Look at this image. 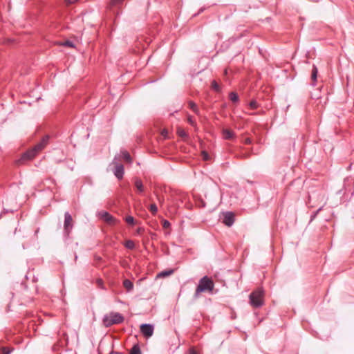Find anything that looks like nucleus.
Returning <instances> with one entry per match:
<instances>
[{
	"mask_svg": "<svg viewBox=\"0 0 354 354\" xmlns=\"http://www.w3.org/2000/svg\"><path fill=\"white\" fill-rule=\"evenodd\" d=\"M124 0H112L111 1V4L113 6L118 5V4L121 3Z\"/></svg>",
	"mask_w": 354,
	"mask_h": 354,
	"instance_id": "nucleus-31",
	"label": "nucleus"
},
{
	"mask_svg": "<svg viewBox=\"0 0 354 354\" xmlns=\"http://www.w3.org/2000/svg\"><path fill=\"white\" fill-rule=\"evenodd\" d=\"M153 326L149 324H142L140 326V332L146 337H150L153 333Z\"/></svg>",
	"mask_w": 354,
	"mask_h": 354,
	"instance_id": "nucleus-7",
	"label": "nucleus"
},
{
	"mask_svg": "<svg viewBox=\"0 0 354 354\" xmlns=\"http://www.w3.org/2000/svg\"><path fill=\"white\" fill-rule=\"evenodd\" d=\"M63 45L65 46H68V47H71V48L74 46L73 43L69 40H67L65 42H64Z\"/></svg>",
	"mask_w": 354,
	"mask_h": 354,
	"instance_id": "nucleus-27",
	"label": "nucleus"
},
{
	"mask_svg": "<svg viewBox=\"0 0 354 354\" xmlns=\"http://www.w3.org/2000/svg\"><path fill=\"white\" fill-rule=\"evenodd\" d=\"M115 165L114 169L113 170L114 175L118 180H121L124 176V167L122 164H118L115 162V158L112 162Z\"/></svg>",
	"mask_w": 354,
	"mask_h": 354,
	"instance_id": "nucleus-6",
	"label": "nucleus"
},
{
	"mask_svg": "<svg viewBox=\"0 0 354 354\" xmlns=\"http://www.w3.org/2000/svg\"><path fill=\"white\" fill-rule=\"evenodd\" d=\"M73 227V221L71 215L69 212H66L64 214V231L66 236H68L72 231Z\"/></svg>",
	"mask_w": 354,
	"mask_h": 354,
	"instance_id": "nucleus-5",
	"label": "nucleus"
},
{
	"mask_svg": "<svg viewBox=\"0 0 354 354\" xmlns=\"http://www.w3.org/2000/svg\"><path fill=\"white\" fill-rule=\"evenodd\" d=\"M125 247L128 249L133 250L135 248V243L131 240H128L125 243Z\"/></svg>",
	"mask_w": 354,
	"mask_h": 354,
	"instance_id": "nucleus-20",
	"label": "nucleus"
},
{
	"mask_svg": "<svg viewBox=\"0 0 354 354\" xmlns=\"http://www.w3.org/2000/svg\"><path fill=\"white\" fill-rule=\"evenodd\" d=\"M202 155H203V160H209V154L206 151H203L202 152Z\"/></svg>",
	"mask_w": 354,
	"mask_h": 354,
	"instance_id": "nucleus-30",
	"label": "nucleus"
},
{
	"mask_svg": "<svg viewBox=\"0 0 354 354\" xmlns=\"http://www.w3.org/2000/svg\"><path fill=\"white\" fill-rule=\"evenodd\" d=\"M49 140L48 136H45L35 146H34L32 149L27 151L26 153H24L21 158L20 160L21 162H24V160H31L41 150L44 149V147L48 144Z\"/></svg>",
	"mask_w": 354,
	"mask_h": 354,
	"instance_id": "nucleus-1",
	"label": "nucleus"
},
{
	"mask_svg": "<svg viewBox=\"0 0 354 354\" xmlns=\"http://www.w3.org/2000/svg\"><path fill=\"white\" fill-rule=\"evenodd\" d=\"M229 97H230V100L232 102H237L239 100V97L237 95L236 93L235 92H231L229 94Z\"/></svg>",
	"mask_w": 354,
	"mask_h": 354,
	"instance_id": "nucleus-18",
	"label": "nucleus"
},
{
	"mask_svg": "<svg viewBox=\"0 0 354 354\" xmlns=\"http://www.w3.org/2000/svg\"><path fill=\"white\" fill-rule=\"evenodd\" d=\"M172 273H173V270H170L163 271V272H160L158 274V276L165 277V276H169V275L171 274Z\"/></svg>",
	"mask_w": 354,
	"mask_h": 354,
	"instance_id": "nucleus-25",
	"label": "nucleus"
},
{
	"mask_svg": "<svg viewBox=\"0 0 354 354\" xmlns=\"http://www.w3.org/2000/svg\"><path fill=\"white\" fill-rule=\"evenodd\" d=\"M77 0H66V1L68 3H74L75 2H76Z\"/></svg>",
	"mask_w": 354,
	"mask_h": 354,
	"instance_id": "nucleus-34",
	"label": "nucleus"
},
{
	"mask_svg": "<svg viewBox=\"0 0 354 354\" xmlns=\"http://www.w3.org/2000/svg\"><path fill=\"white\" fill-rule=\"evenodd\" d=\"M318 70L315 65L313 66L312 72H311V83L312 86H315L317 82Z\"/></svg>",
	"mask_w": 354,
	"mask_h": 354,
	"instance_id": "nucleus-11",
	"label": "nucleus"
},
{
	"mask_svg": "<svg viewBox=\"0 0 354 354\" xmlns=\"http://www.w3.org/2000/svg\"><path fill=\"white\" fill-rule=\"evenodd\" d=\"M263 297L264 291L259 288L250 295V304L254 308H259L263 304Z\"/></svg>",
	"mask_w": 354,
	"mask_h": 354,
	"instance_id": "nucleus-4",
	"label": "nucleus"
},
{
	"mask_svg": "<svg viewBox=\"0 0 354 354\" xmlns=\"http://www.w3.org/2000/svg\"><path fill=\"white\" fill-rule=\"evenodd\" d=\"M311 198H312V196H309V200H310V201L311 200Z\"/></svg>",
	"mask_w": 354,
	"mask_h": 354,
	"instance_id": "nucleus-36",
	"label": "nucleus"
},
{
	"mask_svg": "<svg viewBox=\"0 0 354 354\" xmlns=\"http://www.w3.org/2000/svg\"><path fill=\"white\" fill-rule=\"evenodd\" d=\"M99 215L102 219L109 225H115L118 221L109 212L102 211L99 213Z\"/></svg>",
	"mask_w": 354,
	"mask_h": 354,
	"instance_id": "nucleus-8",
	"label": "nucleus"
},
{
	"mask_svg": "<svg viewBox=\"0 0 354 354\" xmlns=\"http://www.w3.org/2000/svg\"><path fill=\"white\" fill-rule=\"evenodd\" d=\"M187 121L191 125H196V122L192 116H188Z\"/></svg>",
	"mask_w": 354,
	"mask_h": 354,
	"instance_id": "nucleus-28",
	"label": "nucleus"
},
{
	"mask_svg": "<svg viewBox=\"0 0 354 354\" xmlns=\"http://www.w3.org/2000/svg\"><path fill=\"white\" fill-rule=\"evenodd\" d=\"M122 155L123 158L127 162H131V156L129 153V152H127V151H122Z\"/></svg>",
	"mask_w": 354,
	"mask_h": 354,
	"instance_id": "nucleus-19",
	"label": "nucleus"
},
{
	"mask_svg": "<svg viewBox=\"0 0 354 354\" xmlns=\"http://www.w3.org/2000/svg\"><path fill=\"white\" fill-rule=\"evenodd\" d=\"M135 186L138 191L139 193H142L144 192V185L140 179L136 178L135 180Z\"/></svg>",
	"mask_w": 354,
	"mask_h": 354,
	"instance_id": "nucleus-14",
	"label": "nucleus"
},
{
	"mask_svg": "<svg viewBox=\"0 0 354 354\" xmlns=\"http://www.w3.org/2000/svg\"><path fill=\"white\" fill-rule=\"evenodd\" d=\"M245 142L246 144H250L251 143V140L250 138H246L245 140Z\"/></svg>",
	"mask_w": 354,
	"mask_h": 354,
	"instance_id": "nucleus-35",
	"label": "nucleus"
},
{
	"mask_svg": "<svg viewBox=\"0 0 354 354\" xmlns=\"http://www.w3.org/2000/svg\"><path fill=\"white\" fill-rule=\"evenodd\" d=\"M211 87H212V88L214 91H216L217 93H221V86L215 80H213L212 82Z\"/></svg>",
	"mask_w": 354,
	"mask_h": 354,
	"instance_id": "nucleus-16",
	"label": "nucleus"
},
{
	"mask_svg": "<svg viewBox=\"0 0 354 354\" xmlns=\"http://www.w3.org/2000/svg\"><path fill=\"white\" fill-rule=\"evenodd\" d=\"M189 107L196 115H199L200 114L199 109L198 108L197 105L194 102H192V101H189Z\"/></svg>",
	"mask_w": 354,
	"mask_h": 354,
	"instance_id": "nucleus-15",
	"label": "nucleus"
},
{
	"mask_svg": "<svg viewBox=\"0 0 354 354\" xmlns=\"http://www.w3.org/2000/svg\"><path fill=\"white\" fill-rule=\"evenodd\" d=\"M149 210L152 214L155 215L158 212V207L156 204H151L149 207Z\"/></svg>",
	"mask_w": 354,
	"mask_h": 354,
	"instance_id": "nucleus-22",
	"label": "nucleus"
},
{
	"mask_svg": "<svg viewBox=\"0 0 354 354\" xmlns=\"http://www.w3.org/2000/svg\"><path fill=\"white\" fill-rule=\"evenodd\" d=\"M124 319V317L120 313L111 312L103 317L102 322L104 326L109 327L122 323Z\"/></svg>",
	"mask_w": 354,
	"mask_h": 354,
	"instance_id": "nucleus-3",
	"label": "nucleus"
},
{
	"mask_svg": "<svg viewBox=\"0 0 354 354\" xmlns=\"http://www.w3.org/2000/svg\"><path fill=\"white\" fill-rule=\"evenodd\" d=\"M97 285H98L100 287L102 288L103 281H102V279H97Z\"/></svg>",
	"mask_w": 354,
	"mask_h": 354,
	"instance_id": "nucleus-33",
	"label": "nucleus"
},
{
	"mask_svg": "<svg viewBox=\"0 0 354 354\" xmlns=\"http://www.w3.org/2000/svg\"><path fill=\"white\" fill-rule=\"evenodd\" d=\"M234 222V214L232 212H227L224 213L223 223L225 225L230 227L233 225Z\"/></svg>",
	"mask_w": 354,
	"mask_h": 354,
	"instance_id": "nucleus-9",
	"label": "nucleus"
},
{
	"mask_svg": "<svg viewBox=\"0 0 354 354\" xmlns=\"http://www.w3.org/2000/svg\"><path fill=\"white\" fill-rule=\"evenodd\" d=\"M177 132H178V136H180L181 138H186L187 136V134L186 133V132L182 129H178Z\"/></svg>",
	"mask_w": 354,
	"mask_h": 354,
	"instance_id": "nucleus-24",
	"label": "nucleus"
},
{
	"mask_svg": "<svg viewBox=\"0 0 354 354\" xmlns=\"http://www.w3.org/2000/svg\"><path fill=\"white\" fill-rule=\"evenodd\" d=\"M171 224L167 220H164L162 223V226L164 228H169Z\"/></svg>",
	"mask_w": 354,
	"mask_h": 354,
	"instance_id": "nucleus-29",
	"label": "nucleus"
},
{
	"mask_svg": "<svg viewBox=\"0 0 354 354\" xmlns=\"http://www.w3.org/2000/svg\"><path fill=\"white\" fill-rule=\"evenodd\" d=\"M318 199L320 201V203H322V206L314 213L313 215H312L311 216V220L314 219L316 216L317 215V214L322 209L323 207L326 205V195L324 193H322V194H319V196H318Z\"/></svg>",
	"mask_w": 354,
	"mask_h": 354,
	"instance_id": "nucleus-10",
	"label": "nucleus"
},
{
	"mask_svg": "<svg viewBox=\"0 0 354 354\" xmlns=\"http://www.w3.org/2000/svg\"><path fill=\"white\" fill-rule=\"evenodd\" d=\"M125 221L129 224V225H134L135 223V219L133 216H128L125 218Z\"/></svg>",
	"mask_w": 354,
	"mask_h": 354,
	"instance_id": "nucleus-21",
	"label": "nucleus"
},
{
	"mask_svg": "<svg viewBox=\"0 0 354 354\" xmlns=\"http://www.w3.org/2000/svg\"><path fill=\"white\" fill-rule=\"evenodd\" d=\"M214 288V283L213 280L207 276L202 277L196 287V292L194 294L195 297H198L200 293L203 292H212Z\"/></svg>",
	"mask_w": 354,
	"mask_h": 354,
	"instance_id": "nucleus-2",
	"label": "nucleus"
},
{
	"mask_svg": "<svg viewBox=\"0 0 354 354\" xmlns=\"http://www.w3.org/2000/svg\"><path fill=\"white\" fill-rule=\"evenodd\" d=\"M223 135L224 138L226 140H231L234 138V132L227 129H224L223 130Z\"/></svg>",
	"mask_w": 354,
	"mask_h": 354,
	"instance_id": "nucleus-12",
	"label": "nucleus"
},
{
	"mask_svg": "<svg viewBox=\"0 0 354 354\" xmlns=\"http://www.w3.org/2000/svg\"><path fill=\"white\" fill-rule=\"evenodd\" d=\"M2 353L1 354H10L11 353V350H10L7 347H3L1 348Z\"/></svg>",
	"mask_w": 354,
	"mask_h": 354,
	"instance_id": "nucleus-26",
	"label": "nucleus"
},
{
	"mask_svg": "<svg viewBox=\"0 0 354 354\" xmlns=\"http://www.w3.org/2000/svg\"><path fill=\"white\" fill-rule=\"evenodd\" d=\"M123 286L127 292H131L133 289V283L129 279H124L123 281Z\"/></svg>",
	"mask_w": 354,
	"mask_h": 354,
	"instance_id": "nucleus-13",
	"label": "nucleus"
},
{
	"mask_svg": "<svg viewBox=\"0 0 354 354\" xmlns=\"http://www.w3.org/2000/svg\"><path fill=\"white\" fill-rule=\"evenodd\" d=\"M144 232V229L142 227H138L137 230H136V233L138 234H142V232Z\"/></svg>",
	"mask_w": 354,
	"mask_h": 354,
	"instance_id": "nucleus-32",
	"label": "nucleus"
},
{
	"mask_svg": "<svg viewBox=\"0 0 354 354\" xmlns=\"http://www.w3.org/2000/svg\"><path fill=\"white\" fill-rule=\"evenodd\" d=\"M249 106L251 109L254 110L258 108L259 104L256 100H252L249 104Z\"/></svg>",
	"mask_w": 354,
	"mask_h": 354,
	"instance_id": "nucleus-23",
	"label": "nucleus"
},
{
	"mask_svg": "<svg viewBox=\"0 0 354 354\" xmlns=\"http://www.w3.org/2000/svg\"><path fill=\"white\" fill-rule=\"evenodd\" d=\"M129 354H142L139 345H134L131 349Z\"/></svg>",
	"mask_w": 354,
	"mask_h": 354,
	"instance_id": "nucleus-17",
	"label": "nucleus"
}]
</instances>
